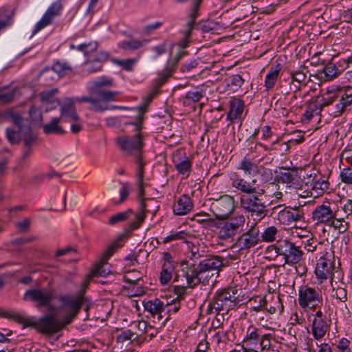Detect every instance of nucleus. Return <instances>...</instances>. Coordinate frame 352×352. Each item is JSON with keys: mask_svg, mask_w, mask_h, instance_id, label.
<instances>
[{"mask_svg": "<svg viewBox=\"0 0 352 352\" xmlns=\"http://www.w3.org/2000/svg\"><path fill=\"white\" fill-rule=\"evenodd\" d=\"M232 186L240 191V206L241 208L252 217L255 216L258 220L263 219L267 214V206L263 201L264 190L258 189L254 184L253 179L251 183L242 178L236 173L230 175Z\"/></svg>", "mask_w": 352, "mask_h": 352, "instance_id": "nucleus-1", "label": "nucleus"}, {"mask_svg": "<svg viewBox=\"0 0 352 352\" xmlns=\"http://www.w3.org/2000/svg\"><path fill=\"white\" fill-rule=\"evenodd\" d=\"M153 98V94L146 96L142 104L137 107L131 109L135 113V120L129 122L126 124L133 125L135 126V133L133 135H122L116 138V144L120 150L126 155H135L138 157V164L142 162L140 154L144 146L143 138L142 135V124L144 120V114L147 111V107Z\"/></svg>", "mask_w": 352, "mask_h": 352, "instance_id": "nucleus-2", "label": "nucleus"}, {"mask_svg": "<svg viewBox=\"0 0 352 352\" xmlns=\"http://www.w3.org/2000/svg\"><path fill=\"white\" fill-rule=\"evenodd\" d=\"M14 318L19 323L23 324L24 327L34 328L38 333L45 335H53L58 332L65 325L63 321L58 322L54 315L49 314L39 318L35 317H24L16 314Z\"/></svg>", "mask_w": 352, "mask_h": 352, "instance_id": "nucleus-3", "label": "nucleus"}, {"mask_svg": "<svg viewBox=\"0 0 352 352\" xmlns=\"http://www.w3.org/2000/svg\"><path fill=\"white\" fill-rule=\"evenodd\" d=\"M238 292V289L233 287L218 292L209 304V311L212 313L214 309L217 312L225 311L226 313H228L230 309H234L240 301Z\"/></svg>", "mask_w": 352, "mask_h": 352, "instance_id": "nucleus-4", "label": "nucleus"}, {"mask_svg": "<svg viewBox=\"0 0 352 352\" xmlns=\"http://www.w3.org/2000/svg\"><path fill=\"white\" fill-rule=\"evenodd\" d=\"M326 94L328 97L323 98L322 105L328 106L331 104L336 98H339L340 100L336 105L335 113L340 115L344 109L352 104V87L340 88L338 86L332 85L327 88Z\"/></svg>", "mask_w": 352, "mask_h": 352, "instance_id": "nucleus-5", "label": "nucleus"}, {"mask_svg": "<svg viewBox=\"0 0 352 352\" xmlns=\"http://www.w3.org/2000/svg\"><path fill=\"white\" fill-rule=\"evenodd\" d=\"M90 96H82L72 98L75 102H89L91 104V110L94 111L102 112L109 109H126L124 107L111 106L109 107L107 102L115 100L116 96L118 95L116 91H100L98 93V96L92 93H89Z\"/></svg>", "mask_w": 352, "mask_h": 352, "instance_id": "nucleus-6", "label": "nucleus"}, {"mask_svg": "<svg viewBox=\"0 0 352 352\" xmlns=\"http://www.w3.org/2000/svg\"><path fill=\"white\" fill-rule=\"evenodd\" d=\"M245 221V219L243 214H237L219 222L217 225V237L222 240L233 238L243 230Z\"/></svg>", "mask_w": 352, "mask_h": 352, "instance_id": "nucleus-7", "label": "nucleus"}, {"mask_svg": "<svg viewBox=\"0 0 352 352\" xmlns=\"http://www.w3.org/2000/svg\"><path fill=\"white\" fill-rule=\"evenodd\" d=\"M181 276L186 278V285L189 287H194L202 283H208L211 276V272L205 270L202 275L199 273V269L196 268L195 264L190 261H183L180 264Z\"/></svg>", "mask_w": 352, "mask_h": 352, "instance_id": "nucleus-8", "label": "nucleus"}, {"mask_svg": "<svg viewBox=\"0 0 352 352\" xmlns=\"http://www.w3.org/2000/svg\"><path fill=\"white\" fill-rule=\"evenodd\" d=\"M56 299L54 289L50 287L34 288L25 292L23 300L35 304L37 308L52 307V302Z\"/></svg>", "mask_w": 352, "mask_h": 352, "instance_id": "nucleus-9", "label": "nucleus"}, {"mask_svg": "<svg viewBox=\"0 0 352 352\" xmlns=\"http://www.w3.org/2000/svg\"><path fill=\"white\" fill-rule=\"evenodd\" d=\"M298 304L304 310H311L322 302V294L318 287L302 285L298 289Z\"/></svg>", "mask_w": 352, "mask_h": 352, "instance_id": "nucleus-10", "label": "nucleus"}, {"mask_svg": "<svg viewBox=\"0 0 352 352\" xmlns=\"http://www.w3.org/2000/svg\"><path fill=\"white\" fill-rule=\"evenodd\" d=\"M333 270L334 261L333 256L326 252L318 260L314 271L318 283H322L324 280L329 278L331 285L334 289L333 283Z\"/></svg>", "mask_w": 352, "mask_h": 352, "instance_id": "nucleus-11", "label": "nucleus"}, {"mask_svg": "<svg viewBox=\"0 0 352 352\" xmlns=\"http://www.w3.org/2000/svg\"><path fill=\"white\" fill-rule=\"evenodd\" d=\"M210 209L218 219H223L230 214L234 209L233 197L224 195L218 199H213Z\"/></svg>", "mask_w": 352, "mask_h": 352, "instance_id": "nucleus-12", "label": "nucleus"}, {"mask_svg": "<svg viewBox=\"0 0 352 352\" xmlns=\"http://www.w3.org/2000/svg\"><path fill=\"white\" fill-rule=\"evenodd\" d=\"M59 300L62 302L63 307L67 310L63 318V325L69 324L78 314L83 302V296L65 295L60 297Z\"/></svg>", "mask_w": 352, "mask_h": 352, "instance_id": "nucleus-13", "label": "nucleus"}, {"mask_svg": "<svg viewBox=\"0 0 352 352\" xmlns=\"http://www.w3.org/2000/svg\"><path fill=\"white\" fill-rule=\"evenodd\" d=\"M276 249L277 253L283 256L285 263L288 264H297L302 260L303 252L294 243L285 240L278 245Z\"/></svg>", "mask_w": 352, "mask_h": 352, "instance_id": "nucleus-14", "label": "nucleus"}, {"mask_svg": "<svg viewBox=\"0 0 352 352\" xmlns=\"http://www.w3.org/2000/svg\"><path fill=\"white\" fill-rule=\"evenodd\" d=\"M260 231L256 223L243 234H242L233 244L232 248L239 250H248L254 247L258 244L260 240Z\"/></svg>", "mask_w": 352, "mask_h": 352, "instance_id": "nucleus-15", "label": "nucleus"}, {"mask_svg": "<svg viewBox=\"0 0 352 352\" xmlns=\"http://www.w3.org/2000/svg\"><path fill=\"white\" fill-rule=\"evenodd\" d=\"M63 6L60 0L53 2L47 9L42 18L37 22L32 32L33 34L38 33L40 30L49 25L54 17L60 14Z\"/></svg>", "mask_w": 352, "mask_h": 352, "instance_id": "nucleus-16", "label": "nucleus"}, {"mask_svg": "<svg viewBox=\"0 0 352 352\" xmlns=\"http://www.w3.org/2000/svg\"><path fill=\"white\" fill-rule=\"evenodd\" d=\"M173 163L178 172L183 175V178H187L192 168V162L182 151H177L173 154Z\"/></svg>", "mask_w": 352, "mask_h": 352, "instance_id": "nucleus-17", "label": "nucleus"}, {"mask_svg": "<svg viewBox=\"0 0 352 352\" xmlns=\"http://www.w3.org/2000/svg\"><path fill=\"white\" fill-rule=\"evenodd\" d=\"M75 100L72 98H65L62 102L60 103V113L59 118L63 122H78L79 116L77 114L75 107Z\"/></svg>", "mask_w": 352, "mask_h": 352, "instance_id": "nucleus-18", "label": "nucleus"}, {"mask_svg": "<svg viewBox=\"0 0 352 352\" xmlns=\"http://www.w3.org/2000/svg\"><path fill=\"white\" fill-rule=\"evenodd\" d=\"M223 265V261L217 256H211L200 261L197 268L201 275L205 270L211 272V276H218L219 269Z\"/></svg>", "mask_w": 352, "mask_h": 352, "instance_id": "nucleus-19", "label": "nucleus"}, {"mask_svg": "<svg viewBox=\"0 0 352 352\" xmlns=\"http://www.w3.org/2000/svg\"><path fill=\"white\" fill-rule=\"evenodd\" d=\"M336 216V211L328 205L322 204L316 207L312 212V217L317 223H330Z\"/></svg>", "mask_w": 352, "mask_h": 352, "instance_id": "nucleus-20", "label": "nucleus"}, {"mask_svg": "<svg viewBox=\"0 0 352 352\" xmlns=\"http://www.w3.org/2000/svg\"><path fill=\"white\" fill-rule=\"evenodd\" d=\"M244 108L245 104L241 99L232 98L230 100V110L227 115L228 120L231 122L234 120L241 122L245 116Z\"/></svg>", "mask_w": 352, "mask_h": 352, "instance_id": "nucleus-21", "label": "nucleus"}, {"mask_svg": "<svg viewBox=\"0 0 352 352\" xmlns=\"http://www.w3.org/2000/svg\"><path fill=\"white\" fill-rule=\"evenodd\" d=\"M331 324V319L313 320L311 323V334L316 341L321 340L329 331Z\"/></svg>", "mask_w": 352, "mask_h": 352, "instance_id": "nucleus-22", "label": "nucleus"}, {"mask_svg": "<svg viewBox=\"0 0 352 352\" xmlns=\"http://www.w3.org/2000/svg\"><path fill=\"white\" fill-rule=\"evenodd\" d=\"M143 305L145 311L148 312L151 317L155 318V317L157 316L158 322L162 320V313L164 310L163 302L158 298H155L153 300L144 301Z\"/></svg>", "mask_w": 352, "mask_h": 352, "instance_id": "nucleus-23", "label": "nucleus"}, {"mask_svg": "<svg viewBox=\"0 0 352 352\" xmlns=\"http://www.w3.org/2000/svg\"><path fill=\"white\" fill-rule=\"evenodd\" d=\"M89 92L98 96V93L100 91H107L102 90V87H109L113 85V80L111 78L102 76L91 80L89 82Z\"/></svg>", "mask_w": 352, "mask_h": 352, "instance_id": "nucleus-24", "label": "nucleus"}, {"mask_svg": "<svg viewBox=\"0 0 352 352\" xmlns=\"http://www.w3.org/2000/svg\"><path fill=\"white\" fill-rule=\"evenodd\" d=\"M193 208L190 197L186 195H182L175 203L173 212L177 215H185L190 212Z\"/></svg>", "mask_w": 352, "mask_h": 352, "instance_id": "nucleus-25", "label": "nucleus"}, {"mask_svg": "<svg viewBox=\"0 0 352 352\" xmlns=\"http://www.w3.org/2000/svg\"><path fill=\"white\" fill-rule=\"evenodd\" d=\"M149 204H146L144 199L140 201V212L135 214V219L129 224V231L137 230L141 226L145 220L146 213L151 212L150 209L147 208Z\"/></svg>", "mask_w": 352, "mask_h": 352, "instance_id": "nucleus-26", "label": "nucleus"}, {"mask_svg": "<svg viewBox=\"0 0 352 352\" xmlns=\"http://www.w3.org/2000/svg\"><path fill=\"white\" fill-rule=\"evenodd\" d=\"M271 216L277 219L283 225H291L292 211L282 208V206H277L272 209Z\"/></svg>", "mask_w": 352, "mask_h": 352, "instance_id": "nucleus-27", "label": "nucleus"}, {"mask_svg": "<svg viewBox=\"0 0 352 352\" xmlns=\"http://www.w3.org/2000/svg\"><path fill=\"white\" fill-rule=\"evenodd\" d=\"M233 333L229 331L219 329L212 336V342L219 348H224L228 342L232 341Z\"/></svg>", "mask_w": 352, "mask_h": 352, "instance_id": "nucleus-28", "label": "nucleus"}, {"mask_svg": "<svg viewBox=\"0 0 352 352\" xmlns=\"http://www.w3.org/2000/svg\"><path fill=\"white\" fill-rule=\"evenodd\" d=\"M261 336L260 330L258 328L254 326H250L243 338V343L249 347L254 348L258 344Z\"/></svg>", "mask_w": 352, "mask_h": 352, "instance_id": "nucleus-29", "label": "nucleus"}, {"mask_svg": "<svg viewBox=\"0 0 352 352\" xmlns=\"http://www.w3.org/2000/svg\"><path fill=\"white\" fill-rule=\"evenodd\" d=\"M292 81L290 88L295 89L296 91L301 89L302 87L307 85V76L303 70H298L290 73Z\"/></svg>", "mask_w": 352, "mask_h": 352, "instance_id": "nucleus-30", "label": "nucleus"}, {"mask_svg": "<svg viewBox=\"0 0 352 352\" xmlns=\"http://www.w3.org/2000/svg\"><path fill=\"white\" fill-rule=\"evenodd\" d=\"M281 68V65L279 63L270 67L265 80V86L267 90L272 89L274 86Z\"/></svg>", "mask_w": 352, "mask_h": 352, "instance_id": "nucleus-31", "label": "nucleus"}, {"mask_svg": "<svg viewBox=\"0 0 352 352\" xmlns=\"http://www.w3.org/2000/svg\"><path fill=\"white\" fill-rule=\"evenodd\" d=\"M238 169L243 171L246 175H254L258 171V167L257 164L252 162L250 158L247 157H243L238 166Z\"/></svg>", "mask_w": 352, "mask_h": 352, "instance_id": "nucleus-32", "label": "nucleus"}, {"mask_svg": "<svg viewBox=\"0 0 352 352\" xmlns=\"http://www.w3.org/2000/svg\"><path fill=\"white\" fill-rule=\"evenodd\" d=\"M148 43V40H136L131 39L129 41H122L118 43L120 48L124 51H134L140 49Z\"/></svg>", "mask_w": 352, "mask_h": 352, "instance_id": "nucleus-33", "label": "nucleus"}, {"mask_svg": "<svg viewBox=\"0 0 352 352\" xmlns=\"http://www.w3.org/2000/svg\"><path fill=\"white\" fill-rule=\"evenodd\" d=\"M62 120L59 118H54L50 123L43 126V132L45 134H56L63 135L65 133V131L59 126V122Z\"/></svg>", "mask_w": 352, "mask_h": 352, "instance_id": "nucleus-34", "label": "nucleus"}, {"mask_svg": "<svg viewBox=\"0 0 352 352\" xmlns=\"http://www.w3.org/2000/svg\"><path fill=\"white\" fill-rule=\"evenodd\" d=\"M14 11L6 8H0V31L10 26L14 21Z\"/></svg>", "mask_w": 352, "mask_h": 352, "instance_id": "nucleus-35", "label": "nucleus"}, {"mask_svg": "<svg viewBox=\"0 0 352 352\" xmlns=\"http://www.w3.org/2000/svg\"><path fill=\"white\" fill-rule=\"evenodd\" d=\"M200 3L201 2H197L192 4V10L190 14L188 15L189 19L186 24V30L185 31L186 39L189 38L192 34L195 20L198 16V9Z\"/></svg>", "mask_w": 352, "mask_h": 352, "instance_id": "nucleus-36", "label": "nucleus"}, {"mask_svg": "<svg viewBox=\"0 0 352 352\" xmlns=\"http://www.w3.org/2000/svg\"><path fill=\"white\" fill-rule=\"evenodd\" d=\"M205 95L203 89L189 91L184 98L183 103L185 106H190L192 103L199 102Z\"/></svg>", "mask_w": 352, "mask_h": 352, "instance_id": "nucleus-37", "label": "nucleus"}, {"mask_svg": "<svg viewBox=\"0 0 352 352\" xmlns=\"http://www.w3.org/2000/svg\"><path fill=\"white\" fill-rule=\"evenodd\" d=\"M324 107V106L322 105V103L318 104L316 102H310L303 113V120L309 121L314 117V114H319Z\"/></svg>", "mask_w": 352, "mask_h": 352, "instance_id": "nucleus-38", "label": "nucleus"}, {"mask_svg": "<svg viewBox=\"0 0 352 352\" xmlns=\"http://www.w3.org/2000/svg\"><path fill=\"white\" fill-rule=\"evenodd\" d=\"M107 58V54L104 52H102L100 54V58H97L92 62H88L87 65V72L89 74H92L100 71L102 67L101 60H105Z\"/></svg>", "mask_w": 352, "mask_h": 352, "instance_id": "nucleus-39", "label": "nucleus"}, {"mask_svg": "<svg viewBox=\"0 0 352 352\" xmlns=\"http://www.w3.org/2000/svg\"><path fill=\"white\" fill-rule=\"evenodd\" d=\"M173 270L174 267L172 263L162 265V269L160 276V281L162 285H166L170 280Z\"/></svg>", "mask_w": 352, "mask_h": 352, "instance_id": "nucleus-40", "label": "nucleus"}, {"mask_svg": "<svg viewBox=\"0 0 352 352\" xmlns=\"http://www.w3.org/2000/svg\"><path fill=\"white\" fill-rule=\"evenodd\" d=\"M132 214H133V210L132 209H127L124 212L111 216L109 219L108 223L111 226H113L119 222L127 220Z\"/></svg>", "mask_w": 352, "mask_h": 352, "instance_id": "nucleus-41", "label": "nucleus"}, {"mask_svg": "<svg viewBox=\"0 0 352 352\" xmlns=\"http://www.w3.org/2000/svg\"><path fill=\"white\" fill-rule=\"evenodd\" d=\"M322 72L324 74L326 80H333L340 75L336 65L333 63H329L327 64L324 67Z\"/></svg>", "mask_w": 352, "mask_h": 352, "instance_id": "nucleus-42", "label": "nucleus"}, {"mask_svg": "<svg viewBox=\"0 0 352 352\" xmlns=\"http://www.w3.org/2000/svg\"><path fill=\"white\" fill-rule=\"evenodd\" d=\"M52 70L58 76H63L69 74L72 68L67 63L56 61L52 66Z\"/></svg>", "mask_w": 352, "mask_h": 352, "instance_id": "nucleus-43", "label": "nucleus"}, {"mask_svg": "<svg viewBox=\"0 0 352 352\" xmlns=\"http://www.w3.org/2000/svg\"><path fill=\"white\" fill-rule=\"evenodd\" d=\"M137 184L138 188V195L139 197H142L144 195V187H143V179H144V164L142 162H139L137 173Z\"/></svg>", "mask_w": 352, "mask_h": 352, "instance_id": "nucleus-44", "label": "nucleus"}, {"mask_svg": "<svg viewBox=\"0 0 352 352\" xmlns=\"http://www.w3.org/2000/svg\"><path fill=\"white\" fill-rule=\"evenodd\" d=\"M188 248L189 249V254L188 258L190 260L193 261L192 263L204 256V251H200V248L199 245H197L194 243H188Z\"/></svg>", "mask_w": 352, "mask_h": 352, "instance_id": "nucleus-45", "label": "nucleus"}, {"mask_svg": "<svg viewBox=\"0 0 352 352\" xmlns=\"http://www.w3.org/2000/svg\"><path fill=\"white\" fill-rule=\"evenodd\" d=\"M277 228L274 226H270L264 230L260 237L263 241L272 242L275 240Z\"/></svg>", "mask_w": 352, "mask_h": 352, "instance_id": "nucleus-46", "label": "nucleus"}, {"mask_svg": "<svg viewBox=\"0 0 352 352\" xmlns=\"http://www.w3.org/2000/svg\"><path fill=\"white\" fill-rule=\"evenodd\" d=\"M329 182L326 179L321 178L314 182L312 190L316 191L317 195H322L329 188Z\"/></svg>", "mask_w": 352, "mask_h": 352, "instance_id": "nucleus-47", "label": "nucleus"}, {"mask_svg": "<svg viewBox=\"0 0 352 352\" xmlns=\"http://www.w3.org/2000/svg\"><path fill=\"white\" fill-rule=\"evenodd\" d=\"M111 272L110 270L107 268V263H99L91 271L93 276H106Z\"/></svg>", "mask_w": 352, "mask_h": 352, "instance_id": "nucleus-48", "label": "nucleus"}, {"mask_svg": "<svg viewBox=\"0 0 352 352\" xmlns=\"http://www.w3.org/2000/svg\"><path fill=\"white\" fill-rule=\"evenodd\" d=\"M329 224L341 233L344 232L348 228V223L346 221L343 219H337L336 217L330 221Z\"/></svg>", "mask_w": 352, "mask_h": 352, "instance_id": "nucleus-49", "label": "nucleus"}, {"mask_svg": "<svg viewBox=\"0 0 352 352\" xmlns=\"http://www.w3.org/2000/svg\"><path fill=\"white\" fill-rule=\"evenodd\" d=\"M266 306V300L264 298L258 297V304L254 306H252L250 311L252 316H254V318H257L258 316V314H261L263 311H264V308Z\"/></svg>", "mask_w": 352, "mask_h": 352, "instance_id": "nucleus-50", "label": "nucleus"}, {"mask_svg": "<svg viewBox=\"0 0 352 352\" xmlns=\"http://www.w3.org/2000/svg\"><path fill=\"white\" fill-rule=\"evenodd\" d=\"M284 171L280 172L277 176V180L280 183L290 184L294 180V175L289 170L284 168Z\"/></svg>", "mask_w": 352, "mask_h": 352, "instance_id": "nucleus-51", "label": "nucleus"}, {"mask_svg": "<svg viewBox=\"0 0 352 352\" xmlns=\"http://www.w3.org/2000/svg\"><path fill=\"white\" fill-rule=\"evenodd\" d=\"M122 187L119 190L120 199L115 204H120L125 201L130 192V185L129 183H122Z\"/></svg>", "mask_w": 352, "mask_h": 352, "instance_id": "nucleus-52", "label": "nucleus"}, {"mask_svg": "<svg viewBox=\"0 0 352 352\" xmlns=\"http://www.w3.org/2000/svg\"><path fill=\"white\" fill-rule=\"evenodd\" d=\"M184 53H182V54H178L176 57H175V62H174V65L171 67L170 66H168V67L166 69L165 72L164 74H162L161 76H160V85H162L164 84L166 80L168 79V78L171 75V73H172V71L173 69V67L175 65H176L177 63V62L179 60V59L181 58L182 56L184 54Z\"/></svg>", "mask_w": 352, "mask_h": 352, "instance_id": "nucleus-53", "label": "nucleus"}, {"mask_svg": "<svg viewBox=\"0 0 352 352\" xmlns=\"http://www.w3.org/2000/svg\"><path fill=\"white\" fill-rule=\"evenodd\" d=\"M243 81V79L240 75L236 74L230 76L228 85L231 87L232 90L235 91L242 86Z\"/></svg>", "mask_w": 352, "mask_h": 352, "instance_id": "nucleus-54", "label": "nucleus"}, {"mask_svg": "<svg viewBox=\"0 0 352 352\" xmlns=\"http://www.w3.org/2000/svg\"><path fill=\"white\" fill-rule=\"evenodd\" d=\"M98 49L97 42H90L89 43H82L78 46V50L84 52L85 55L96 51Z\"/></svg>", "mask_w": 352, "mask_h": 352, "instance_id": "nucleus-55", "label": "nucleus"}, {"mask_svg": "<svg viewBox=\"0 0 352 352\" xmlns=\"http://www.w3.org/2000/svg\"><path fill=\"white\" fill-rule=\"evenodd\" d=\"M137 62V59L135 58H129L126 60H118L116 61L117 64L122 67L123 69L131 72L133 70V67L135 63Z\"/></svg>", "mask_w": 352, "mask_h": 352, "instance_id": "nucleus-56", "label": "nucleus"}, {"mask_svg": "<svg viewBox=\"0 0 352 352\" xmlns=\"http://www.w3.org/2000/svg\"><path fill=\"white\" fill-rule=\"evenodd\" d=\"M341 181L347 184H352V167L342 169L340 174Z\"/></svg>", "mask_w": 352, "mask_h": 352, "instance_id": "nucleus-57", "label": "nucleus"}, {"mask_svg": "<svg viewBox=\"0 0 352 352\" xmlns=\"http://www.w3.org/2000/svg\"><path fill=\"white\" fill-rule=\"evenodd\" d=\"M351 342L345 338H342L339 340L338 344H336V349L338 352H351V349L350 347Z\"/></svg>", "mask_w": 352, "mask_h": 352, "instance_id": "nucleus-58", "label": "nucleus"}, {"mask_svg": "<svg viewBox=\"0 0 352 352\" xmlns=\"http://www.w3.org/2000/svg\"><path fill=\"white\" fill-rule=\"evenodd\" d=\"M6 138L11 144H16L19 141V134L17 131L11 128H7L6 130Z\"/></svg>", "mask_w": 352, "mask_h": 352, "instance_id": "nucleus-59", "label": "nucleus"}, {"mask_svg": "<svg viewBox=\"0 0 352 352\" xmlns=\"http://www.w3.org/2000/svg\"><path fill=\"white\" fill-rule=\"evenodd\" d=\"M29 115L32 120L37 122H41L42 113L40 109L35 106H32L29 109Z\"/></svg>", "mask_w": 352, "mask_h": 352, "instance_id": "nucleus-60", "label": "nucleus"}, {"mask_svg": "<svg viewBox=\"0 0 352 352\" xmlns=\"http://www.w3.org/2000/svg\"><path fill=\"white\" fill-rule=\"evenodd\" d=\"M184 234H185V233L184 232H175V233H171L168 236L162 239V243H170L173 241L182 239H184Z\"/></svg>", "mask_w": 352, "mask_h": 352, "instance_id": "nucleus-61", "label": "nucleus"}, {"mask_svg": "<svg viewBox=\"0 0 352 352\" xmlns=\"http://www.w3.org/2000/svg\"><path fill=\"white\" fill-rule=\"evenodd\" d=\"M15 91L12 90L8 92L0 91V102L2 103L10 102L14 97Z\"/></svg>", "mask_w": 352, "mask_h": 352, "instance_id": "nucleus-62", "label": "nucleus"}, {"mask_svg": "<svg viewBox=\"0 0 352 352\" xmlns=\"http://www.w3.org/2000/svg\"><path fill=\"white\" fill-rule=\"evenodd\" d=\"M258 343L261 347V350L270 349V335L269 334H263L261 336V340Z\"/></svg>", "mask_w": 352, "mask_h": 352, "instance_id": "nucleus-63", "label": "nucleus"}, {"mask_svg": "<svg viewBox=\"0 0 352 352\" xmlns=\"http://www.w3.org/2000/svg\"><path fill=\"white\" fill-rule=\"evenodd\" d=\"M197 65H198V63H197V60H190L189 62L184 63L181 66L180 70L182 72H188L190 71L191 69H192L193 68L197 67Z\"/></svg>", "mask_w": 352, "mask_h": 352, "instance_id": "nucleus-64", "label": "nucleus"}]
</instances>
